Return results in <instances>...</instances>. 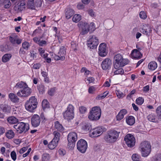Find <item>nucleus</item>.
Wrapping results in <instances>:
<instances>
[{
  "instance_id": "nucleus-57",
  "label": "nucleus",
  "mask_w": 161,
  "mask_h": 161,
  "mask_svg": "<svg viewBox=\"0 0 161 161\" xmlns=\"http://www.w3.org/2000/svg\"><path fill=\"white\" fill-rule=\"evenodd\" d=\"M9 40L12 44H16V37L10 36L9 38Z\"/></svg>"
},
{
  "instance_id": "nucleus-21",
  "label": "nucleus",
  "mask_w": 161,
  "mask_h": 161,
  "mask_svg": "<svg viewBox=\"0 0 161 161\" xmlns=\"http://www.w3.org/2000/svg\"><path fill=\"white\" fill-rule=\"evenodd\" d=\"M140 148L142 155L143 157H147L151 153V149H149V148L146 149L143 147Z\"/></svg>"
},
{
  "instance_id": "nucleus-45",
  "label": "nucleus",
  "mask_w": 161,
  "mask_h": 161,
  "mask_svg": "<svg viewBox=\"0 0 161 161\" xmlns=\"http://www.w3.org/2000/svg\"><path fill=\"white\" fill-rule=\"evenodd\" d=\"M154 161H161V154H157L153 158Z\"/></svg>"
},
{
  "instance_id": "nucleus-62",
  "label": "nucleus",
  "mask_w": 161,
  "mask_h": 161,
  "mask_svg": "<svg viewBox=\"0 0 161 161\" xmlns=\"http://www.w3.org/2000/svg\"><path fill=\"white\" fill-rule=\"evenodd\" d=\"M124 116L122 114L119 112L116 116L117 120H120L124 118Z\"/></svg>"
},
{
  "instance_id": "nucleus-11",
  "label": "nucleus",
  "mask_w": 161,
  "mask_h": 161,
  "mask_svg": "<svg viewBox=\"0 0 161 161\" xmlns=\"http://www.w3.org/2000/svg\"><path fill=\"white\" fill-rule=\"evenodd\" d=\"M25 9V3L24 1H20L16 5L14 8V10L17 13L21 12Z\"/></svg>"
},
{
  "instance_id": "nucleus-5",
  "label": "nucleus",
  "mask_w": 161,
  "mask_h": 161,
  "mask_svg": "<svg viewBox=\"0 0 161 161\" xmlns=\"http://www.w3.org/2000/svg\"><path fill=\"white\" fill-rule=\"evenodd\" d=\"M64 119L68 120L72 119L74 118V107L71 104L68 107L67 110L63 113Z\"/></svg>"
},
{
  "instance_id": "nucleus-60",
  "label": "nucleus",
  "mask_w": 161,
  "mask_h": 161,
  "mask_svg": "<svg viewBox=\"0 0 161 161\" xmlns=\"http://www.w3.org/2000/svg\"><path fill=\"white\" fill-rule=\"evenodd\" d=\"M108 92H104L103 94H100L98 96V98H100L102 99L105 98L108 94Z\"/></svg>"
},
{
  "instance_id": "nucleus-12",
  "label": "nucleus",
  "mask_w": 161,
  "mask_h": 161,
  "mask_svg": "<svg viewBox=\"0 0 161 161\" xmlns=\"http://www.w3.org/2000/svg\"><path fill=\"white\" fill-rule=\"evenodd\" d=\"M103 131V129L101 127L94 128L90 133V136L92 137L98 136L102 133Z\"/></svg>"
},
{
  "instance_id": "nucleus-14",
  "label": "nucleus",
  "mask_w": 161,
  "mask_h": 161,
  "mask_svg": "<svg viewBox=\"0 0 161 161\" xmlns=\"http://www.w3.org/2000/svg\"><path fill=\"white\" fill-rule=\"evenodd\" d=\"M40 122V118L39 115L37 114L34 115L31 118L32 125L34 127L38 126Z\"/></svg>"
},
{
  "instance_id": "nucleus-27",
  "label": "nucleus",
  "mask_w": 161,
  "mask_h": 161,
  "mask_svg": "<svg viewBox=\"0 0 161 161\" xmlns=\"http://www.w3.org/2000/svg\"><path fill=\"white\" fill-rule=\"evenodd\" d=\"M7 121L11 124H15L18 122V119L14 116L8 117L7 119Z\"/></svg>"
},
{
  "instance_id": "nucleus-42",
  "label": "nucleus",
  "mask_w": 161,
  "mask_h": 161,
  "mask_svg": "<svg viewBox=\"0 0 161 161\" xmlns=\"http://www.w3.org/2000/svg\"><path fill=\"white\" fill-rule=\"evenodd\" d=\"M30 46V44L28 42H23L22 44V47L26 51H27L28 49Z\"/></svg>"
},
{
  "instance_id": "nucleus-17",
  "label": "nucleus",
  "mask_w": 161,
  "mask_h": 161,
  "mask_svg": "<svg viewBox=\"0 0 161 161\" xmlns=\"http://www.w3.org/2000/svg\"><path fill=\"white\" fill-rule=\"evenodd\" d=\"M74 14V10L70 8H66L65 10V15L67 19L70 18Z\"/></svg>"
},
{
  "instance_id": "nucleus-58",
  "label": "nucleus",
  "mask_w": 161,
  "mask_h": 161,
  "mask_svg": "<svg viewBox=\"0 0 161 161\" xmlns=\"http://www.w3.org/2000/svg\"><path fill=\"white\" fill-rule=\"evenodd\" d=\"M59 154L61 156H64L66 153V151L63 149H60L58 151Z\"/></svg>"
},
{
  "instance_id": "nucleus-10",
  "label": "nucleus",
  "mask_w": 161,
  "mask_h": 161,
  "mask_svg": "<svg viewBox=\"0 0 161 161\" xmlns=\"http://www.w3.org/2000/svg\"><path fill=\"white\" fill-rule=\"evenodd\" d=\"M77 148L80 152L85 153L87 148V144L86 142H78L77 144Z\"/></svg>"
},
{
  "instance_id": "nucleus-38",
  "label": "nucleus",
  "mask_w": 161,
  "mask_h": 161,
  "mask_svg": "<svg viewBox=\"0 0 161 161\" xmlns=\"http://www.w3.org/2000/svg\"><path fill=\"white\" fill-rule=\"evenodd\" d=\"M42 106L43 109L49 107V104L48 101L46 99H44L42 102Z\"/></svg>"
},
{
  "instance_id": "nucleus-30",
  "label": "nucleus",
  "mask_w": 161,
  "mask_h": 161,
  "mask_svg": "<svg viewBox=\"0 0 161 161\" xmlns=\"http://www.w3.org/2000/svg\"><path fill=\"white\" fill-rule=\"evenodd\" d=\"M156 117L155 115L153 114H150L147 117L149 121L153 122H157V120L156 119Z\"/></svg>"
},
{
  "instance_id": "nucleus-20",
  "label": "nucleus",
  "mask_w": 161,
  "mask_h": 161,
  "mask_svg": "<svg viewBox=\"0 0 161 161\" xmlns=\"http://www.w3.org/2000/svg\"><path fill=\"white\" fill-rule=\"evenodd\" d=\"M139 147L140 148L143 147L146 149L148 148L151 149V146L149 142H142L140 144Z\"/></svg>"
},
{
  "instance_id": "nucleus-16",
  "label": "nucleus",
  "mask_w": 161,
  "mask_h": 161,
  "mask_svg": "<svg viewBox=\"0 0 161 161\" xmlns=\"http://www.w3.org/2000/svg\"><path fill=\"white\" fill-rule=\"evenodd\" d=\"M151 27L148 25H143L141 32L147 36H150L152 32Z\"/></svg>"
},
{
  "instance_id": "nucleus-41",
  "label": "nucleus",
  "mask_w": 161,
  "mask_h": 161,
  "mask_svg": "<svg viewBox=\"0 0 161 161\" xmlns=\"http://www.w3.org/2000/svg\"><path fill=\"white\" fill-rule=\"evenodd\" d=\"M37 88L41 94H43L45 92V87L42 84L39 85L38 86Z\"/></svg>"
},
{
  "instance_id": "nucleus-26",
  "label": "nucleus",
  "mask_w": 161,
  "mask_h": 161,
  "mask_svg": "<svg viewBox=\"0 0 161 161\" xmlns=\"http://www.w3.org/2000/svg\"><path fill=\"white\" fill-rule=\"evenodd\" d=\"M126 122L129 125H133L135 122V118L133 116H129L126 119Z\"/></svg>"
},
{
  "instance_id": "nucleus-55",
  "label": "nucleus",
  "mask_w": 161,
  "mask_h": 161,
  "mask_svg": "<svg viewBox=\"0 0 161 161\" xmlns=\"http://www.w3.org/2000/svg\"><path fill=\"white\" fill-rule=\"evenodd\" d=\"M139 156L136 154H133L132 156V158L134 161H139Z\"/></svg>"
},
{
  "instance_id": "nucleus-24",
  "label": "nucleus",
  "mask_w": 161,
  "mask_h": 161,
  "mask_svg": "<svg viewBox=\"0 0 161 161\" xmlns=\"http://www.w3.org/2000/svg\"><path fill=\"white\" fill-rule=\"evenodd\" d=\"M0 107L4 113H9L10 110V106L6 104H2L0 105Z\"/></svg>"
},
{
  "instance_id": "nucleus-40",
  "label": "nucleus",
  "mask_w": 161,
  "mask_h": 161,
  "mask_svg": "<svg viewBox=\"0 0 161 161\" xmlns=\"http://www.w3.org/2000/svg\"><path fill=\"white\" fill-rule=\"evenodd\" d=\"M66 51L65 47L64 46L60 47L59 52H58V54L64 56L66 54Z\"/></svg>"
},
{
  "instance_id": "nucleus-4",
  "label": "nucleus",
  "mask_w": 161,
  "mask_h": 161,
  "mask_svg": "<svg viewBox=\"0 0 161 161\" xmlns=\"http://www.w3.org/2000/svg\"><path fill=\"white\" fill-rule=\"evenodd\" d=\"M14 127L16 130L17 133L19 134L23 132L25 133L29 129V125L28 124L22 122L18 123L16 125H14Z\"/></svg>"
},
{
  "instance_id": "nucleus-50",
  "label": "nucleus",
  "mask_w": 161,
  "mask_h": 161,
  "mask_svg": "<svg viewBox=\"0 0 161 161\" xmlns=\"http://www.w3.org/2000/svg\"><path fill=\"white\" fill-rule=\"evenodd\" d=\"M156 111L158 117L161 119V105L157 108Z\"/></svg>"
},
{
  "instance_id": "nucleus-63",
  "label": "nucleus",
  "mask_w": 161,
  "mask_h": 161,
  "mask_svg": "<svg viewBox=\"0 0 161 161\" xmlns=\"http://www.w3.org/2000/svg\"><path fill=\"white\" fill-rule=\"evenodd\" d=\"M95 91V89L93 86L90 87L88 89V92L90 93H93Z\"/></svg>"
},
{
  "instance_id": "nucleus-9",
  "label": "nucleus",
  "mask_w": 161,
  "mask_h": 161,
  "mask_svg": "<svg viewBox=\"0 0 161 161\" xmlns=\"http://www.w3.org/2000/svg\"><path fill=\"white\" fill-rule=\"evenodd\" d=\"M119 132H118L115 130L111 131L105 136L104 139L106 140H113L114 141H116L119 137Z\"/></svg>"
},
{
  "instance_id": "nucleus-35",
  "label": "nucleus",
  "mask_w": 161,
  "mask_h": 161,
  "mask_svg": "<svg viewBox=\"0 0 161 161\" xmlns=\"http://www.w3.org/2000/svg\"><path fill=\"white\" fill-rule=\"evenodd\" d=\"M54 137L52 141H59L60 139V134L57 131H54L53 132Z\"/></svg>"
},
{
  "instance_id": "nucleus-22",
  "label": "nucleus",
  "mask_w": 161,
  "mask_h": 161,
  "mask_svg": "<svg viewBox=\"0 0 161 161\" xmlns=\"http://www.w3.org/2000/svg\"><path fill=\"white\" fill-rule=\"evenodd\" d=\"M11 101L15 103H18L19 102V98L17 96L13 93H10L8 95Z\"/></svg>"
},
{
  "instance_id": "nucleus-1",
  "label": "nucleus",
  "mask_w": 161,
  "mask_h": 161,
  "mask_svg": "<svg viewBox=\"0 0 161 161\" xmlns=\"http://www.w3.org/2000/svg\"><path fill=\"white\" fill-rule=\"evenodd\" d=\"M114 66L115 69H118L127 64L128 60L123 58L122 56L119 53L116 55L114 58Z\"/></svg>"
},
{
  "instance_id": "nucleus-33",
  "label": "nucleus",
  "mask_w": 161,
  "mask_h": 161,
  "mask_svg": "<svg viewBox=\"0 0 161 161\" xmlns=\"http://www.w3.org/2000/svg\"><path fill=\"white\" fill-rule=\"evenodd\" d=\"M27 6L28 7L31 9H35V2L34 0H28Z\"/></svg>"
},
{
  "instance_id": "nucleus-18",
  "label": "nucleus",
  "mask_w": 161,
  "mask_h": 161,
  "mask_svg": "<svg viewBox=\"0 0 161 161\" xmlns=\"http://www.w3.org/2000/svg\"><path fill=\"white\" fill-rule=\"evenodd\" d=\"M131 55L134 58L140 59L142 56V54L138 50L135 49L131 52Z\"/></svg>"
},
{
  "instance_id": "nucleus-49",
  "label": "nucleus",
  "mask_w": 161,
  "mask_h": 161,
  "mask_svg": "<svg viewBox=\"0 0 161 161\" xmlns=\"http://www.w3.org/2000/svg\"><path fill=\"white\" fill-rule=\"evenodd\" d=\"M55 90H56V88L55 87H53V88H51L48 91V94L51 96H53L54 95V94L55 92Z\"/></svg>"
},
{
  "instance_id": "nucleus-13",
  "label": "nucleus",
  "mask_w": 161,
  "mask_h": 161,
  "mask_svg": "<svg viewBox=\"0 0 161 161\" xmlns=\"http://www.w3.org/2000/svg\"><path fill=\"white\" fill-rule=\"evenodd\" d=\"M111 65V60L109 58H106L102 62L101 65L103 69L107 70L110 69Z\"/></svg>"
},
{
  "instance_id": "nucleus-28",
  "label": "nucleus",
  "mask_w": 161,
  "mask_h": 161,
  "mask_svg": "<svg viewBox=\"0 0 161 161\" xmlns=\"http://www.w3.org/2000/svg\"><path fill=\"white\" fill-rule=\"evenodd\" d=\"M82 129L86 131H90L92 130L91 125L89 123H84L82 126Z\"/></svg>"
},
{
  "instance_id": "nucleus-37",
  "label": "nucleus",
  "mask_w": 161,
  "mask_h": 161,
  "mask_svg": "<svg viewBox=\"0 0 161 161\" xmlns=\"http://www.w3.org/2000/svg\"><path fill=\"white\" fill-rule=\"evenodd\" d=\"M81 19V16L79 14H75L72 18L73 21L75 22H78Z\"/></svg>"
},
{
  "instance_id": "nucleus-43",
  "label": "nucleus",
  "mask_w": 161,
  "mask_h": 161,
  "mask_svg": "<svg viewBox=\"0 0 161 161\" xmlns=\"http://www.w3.org/2000/svg\"><path fill=\"white\" fill-rule=\"evenodd\" d=\"M65 58V56H61V55L58 54V55H56L54 57V59L56 60H61L63 61Z\"/></svg>"
},
{
  "instance_id": "nucleus-48",
  "label": "nucleus",
  "mask_w": 161,
  "mask_h": 161,
  "mask_svg": "<svg viewBox=\"0 0 161 161\" xmlns=\"http://www.w3.org/2000/svg\"><path fill=\"white\" fill-rule=\"evenodd\" d=\"M75 142H69L68 144V148L70 149H72L74 148L75 146Z\"/></svg>"
},
{
  "instance_id": "nucleus-64",
  "label": "nucleus",
  "mask_w": 161,
  "mask_h": 161,
  "mask_svg": "<svg viewBox=\"0 0 161 161\" xmlns=\"http://www.w3.org/2000/svg\"><path fill=\"white\" fill-rule=\"evenodd\" d=\"M28 148V147H24L22 148L19 151L20 154L23 153L25 152L26 151Z\"/></svg>"
},
{
  "instance_id": "nucleus-6",
  "label": "nucleus",
  "mask_w": 161,
  "mask_h": 161,
  "mask_svg": "<svg viewBox=\"0 0 161 161\" xmlns=\"http://www.w3.org/2000/svg\"><path fill=\"white\" fill-rule=\"evenodd\" d=\"M98 44V39L97 37L94 36H90L89 41L87 42L88 47L93 49L97 47Z\"/></svg>"
},
{
  "instance_id": "nucleus-59",
  "label": "nucleus",
  "mask_w": 161,
  "mask_h": 161,
  "mask_svg": "<svg viewBox=\"0 0 161 161\" xmlns=\"http://www.w3.org/2000/svg\"><path fill=\"white\" fill-rule=\"evenodd\" d=\"M80 112L82 114L84 113L86 111V107L81 106L79 108Z\"/></svg>"
},
{
  "instance_id": "nucleus-19",
  "label": "nucleus",
  "mask_w": 161,
  "mask_h": 161,
  "mask_svg": "<svg viewBox=\"0 0 161 161\" xmlns=\"http://www.w3.org/2000/svg\"><path fill=\"white\" fill-rule=\"evenodd\" d=\"M77 138V135L75 132H71L68 135V141H76Z\"/></svg>"
},
{
  "instance_id": "nucleus-44",
  "label": "nucleus",
  "mask_w": 161,
  "mask_h": 161,
  "mask_svg": "<svg viewBox=\"0 0 161 161\" xmlns=\"http://www.w3.org/2000/svg\"><path fill=\"white\" fill-rule=\"evenodd\" d=\"M50 158L49 155L47 153H44L42 157V159L45 161H48Z\"/></svg>"
},
{
  "instance_id": "nucleus-39",
  "label": "nucleus",
  "mask_w": 161,
  "mask_h": 161,
  "mask_svg": "<svg viewBox=\"0 0 161 161\" xmlns=\"http://www.w3.org/2000/svg\"><path fill=\"white\" fill-rule=\"evenodd\" d=\"M2 4L4 5V7L5 8H9L11 6V3L9 0H4Z\"/></svg>"
},
{
  "instance_id": "nucleus-36",
  "label": "nucleus",
  "mask_w": 161,
  "mask_h": 161,
  "mask_svg": "<svg viewBox=\"0 0 161 161\" xmlns=\"http://www.w3.org/2000/svg\"><path fill=\"white\" fill-rule=\"evenodd\" d=\"M11 57V55L10 54H6L3 57L2 60L3 62H6L8 61Z\"/></svg>"
},
{
  "instance_id": "nucleus-32",
  "label": "nucleus",
  "mask_w": 161,
  "mask_h": 161,
  "mask_svg": "<svg viewBox=\"0 0 161 161\" xmlns=\"http://www.w3.org/2000/svg\"><path fill=\"white\" fill-rule=\"evenodd\" d=\"M125 141H135V139L133 135L131 134H127L125 137Z\"/></svg>"
},
{
  "instance_id": "nucleus-7",
  "label": "nucleus",
  "mask_w": 161,
  "mask_h": 161,
  "mask_svg": "<svg viewBox=\"0 0 161 161\" xmlns=\"http://www.w3.org/2000/svg\"><path fill=\"white\" fill-rule=\"evenodd\" d=\"M31 89L28 87V85L24 89H21L17 93V95L20 97H27L31 93Z\"/></svg>"
},
{
  "instance_id": "nucleus-15",
  "label": "nucleus",
  "mask_w": 161,
  "mask_h": 161,
  "mask_svg": "<svg viewBox=\"0 0 161 161\" xmlns=\"http://www.w3.org/2000/svg\"><path fill=\"white\" fill-rule=\"evenodd\" d=\"M98 53L99 55L104 57L106 55L107 53L106 51V45L104 43H101L99 46Z\"/></svg>"
},
{
  "instance_id": "nucleus-56",
  "label": "nucleus",
  "mask_w": 161,
  "mask_h": 161,
  "mask_svg": "<svg viewBox=\"0 0 161 161\" xmlns=\"http://www.w3.org/2000/svg\"><path fill=\"white\" fill-rule=\"evenodd\" d=\"M10 155L12 159L14 161L15 160L16 158V155L15 152L14 151H12Z\"/></svg>"
},
{
  "instance_id": "nucleus-34",
  "label": "nucleus",
  "mask_w": 161,
  "mask_h": 161,
  "mask_svg": "<svg viewBox=\"0 0 161 161\" xmlns=\"http://www.w3.org/2000/svg\"><path fill=\"white\" fill-rule=\"evenodd\" d=\"M58 142H50L48 145V148L51 149H54L58 145Z\"/></svg>"
},
{
  "instance_id": "nucleus-3",
  "label": "nucleus",
  "mask_w": 161,
  "mask_h": 161,
  "mask_svg": "<svg viewBox=\"0 0 161 161\" xmlns=\"http://www.w3.org/2000/svg\"><path fill=\"white\" fill-rule=\"evenodd\" d=\"M101 115V110L99 107H95L92 108L88 116L89 119L92 120L98 119Z\"/></svg>"
},
{
  "instance_id": "nucleus-29",
  "label": "nucleus",
  "mask_w": 161,
  "mask_h": 161,
  "mask_svg": "<svg viewBox=\"0 0 161 161\" xmlns=\"http://www.w3.org/2000/svg\"><path fill=\"white\" fill-rule=\"evenodd\" d=\"M157 67V63L155 61H152L148 65V68L151 70H154Z\"/></svg>"
},
{
  "instance_id": "nucleus-31",
  "label": "nucleus",
  "mask_w": 161,
  "mask_h": 161,
  "mask_svg": "<svg viewBox=\"0 0 161 161\" xmlns=\"http://www.w3.org/2000/svg\"><path fill=\"white\" fill-rule=\"evenodd\" d=\"M6 136L8 139H11L14 137V133L12 130H8L6 133Z\"/></svg>"
},
{
  "instance_id": "nucleus-8",
  "label": "nucleus",
  "mask_w": 161,
  "mask_h": 161,
  "mask_svg": "<svg viewBox=\"0 0 161 161\" xmlns=\"http://www.w3.org/2000/svg\"><path fill=\"white\" fill-rule=\"evenodd\" d=\"M80 29L81 31L80 34L84 35L87 34L89 31V25L86 22L80 21L78 24Z\"/></svg>"
},
{
  "instance_id": "nucleus-25",
  "label": "nucleus",
  "mask_w": 161,
  "mask_h": 161,
  "mask_svg": "<svg viewBox=\"0 0 161 161\" xmlns=\"http://www.w3.org/2000/svg\"><path fill=\"white\" fill-rule=\"evenodd\" d=\"M27 86V85L26 83L22 81H21L17 83L15 87L17 89H23Z\"/></svg>"
},
{
  "instance_id": "nucleus-2",
  "label": "nucleus",
  "mask_w": 161,
  "mask_h": 161,
  "mask_svg": "<svg viewBox=\"0 0 161 161\" xmlns=\"http://www.w3.org/2000/svg\"><path fill=\"white\" fill-rule=\"evenodd\" d=\"M37 103L36 99L35 97L32 96L26 102L25 107L27 110L32 112L36 108Z\"/></svg>"
},
{
  "instance_id": "nucleus-52",
  "label": "nucleus",
  "mask_w": 161,
  "mask_h": 161,
  "mask_svg": "<svg viewBox=\"0 0 161 161\" xmlns=\"http://www.w3.org/2000/svg\"><path fill=\"white\" fill-rule=\"evenodd\" d=\"M116 93L119 98L123 97L125 96L124 94L119 91H117L116 92Z\"/></svg>"
},
{
  "instance_id": "nucleus-61",
  "label": "nucleus",
  "mask_w": 161,
  "mask_h": 161,
  "mask_svg": "<svg viewBox=\"0 0 161 161\" xmlns=\"http://www.w3.org/2000/svg\"><path fill=\"white\" fill-rule=\"evenodd\" d=\"M37 56V53H35L34 51H32L31 52V57L32 59L36 58Z\"/></svg>"
},
{
  "instance_id": "nucleus-47",
  "label": "nucleus",
  "mask_w": 161,
  "mask_h": 161,
  "mask_svg": "<svg viewBox=\"0 0 161 161\" xmlns=\"http://www.w3.org/2000/svg\"><path fill=\"white\" fill-rule=\"evenodd\" d=\"M117 69V70L114 72V73L115 75H122L123 74H124V71L122 69H119V68L118 69Z\"/></svg>"
},
{
  "instance_id": "nucleus-53",
  "label": "nucleus",
  "mask_w": 161,
  "mask_h": 161,
  "mask_svg": "<svg viewBox=\"0 0 161 161\" xmlns=\"http://www.w3.org/2000/svg\"><path fill=\"white\" fill-rule=\"evenodd\" d=\"M42 2L41 0H36L35 2V8L36 7H39L41 6Z\"/></svg>"
},
{
  "instance_id": "nucleus-23",
  "label": "nucleus",
  "mask_w": 161,
  "mask_h": 161,
  "mask_svg": "<svg viewBox=\"0 0 161 161\" xmlns=\"http://www.w3.org/2000/svg\"><path fill=\"white\" fill-rule=\"evenodd\" d=\"M54 127L56 129L60 132H62L64 130L63 126L58 121L54 122Z\"/></svg>"
},
{
  "instance_id": "nucleus-51",
  "label": "nucleus",
  "mask_w": 161,
  "mask_h": 161,
  "mask_svg": "<svg viewBox=\"0 0 161 161\" xmlns=\"http://www.w3.org/2000/svg\"><path fill=\"white\" fill-rule=\"evenodd\" d=\"M128 147H132L135 146L136 142H125Z\"/></svg>"
},
{
  "instance_id": "nucleus-46",
  "label": "nucleus",
  "mask_w": 161,
  "mask_h": 161,
  "mask_svg": "<svg viewBox=\"0 0 161 161\" xmlns=\"http://www.w3.org/2000/svg\"><path fill=\"white\" fill-rule=\"evenodd\" d=\"M144 102V99L142 97L138 98L136 100V103L139 105H142L143 103Z\"/></svg>"
},
{
  "instance_id": "nucleus-54",
  "label": "nucleus",
  "mask_w": 161,
  "mask_h": 161,
  "mask_svg": "<svg viewBox=\"0 0 161 161\" xmlns=\"http://www.w3.org/2000/svg\"><path fill=\"white\" fill-rule=\"evenodd\" d=\"M140 17L143 19H145L147 18V15L144 11H141L139 14Z\"/></svg>"
}]
</instances>
